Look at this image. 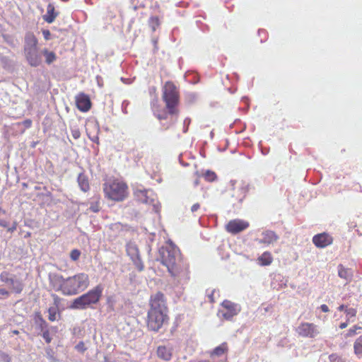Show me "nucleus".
<instances>
[{
	"label": "nucleus",
	"mask_w": 362,
	"mask_h": 362,
	"mask_svg": "<svg viewBox=\"0 0 362 362\" xmlns=\"http://www.w3.org/2000/svg\"><path fill=\"white\" fill-rule=\"evenodd\" d=\"M49 283L54 291H62L64 294L66 293V279H64L62 275L57 274L49 275Z\"/></svg>",
	"instance_id": "nucleus-13"
},
{
	"label": "nucleus",
	"mask_w": 362,
	"mask_h": 362,
	"mask_svg": "<svg viewBox=\"0 0 362 362\" xmlns=\"http://www.w3.org/2000/svg\"><path fill=\"white\" fill-rule=\"evenodd\" d=\"M330 362H346L345 360L337 354H332L329 356Z\"/></svg>",
	"instance_id": "nucleus-34"
},
{
	"label": "nucleus",
	"mask_w": 362,
	"mask_h": 362,
	"mask_svg": "<svg viewBox=\"0 0 362 362\" xmlns=\"http://www.w3.org/2000/svg\"><path fill=\"white\" fill-rule=\"evenodd\" d=\"M347 307L345 306L344 305H341L339 308H338V310H340V311H342V310H344L345 311V309H346Z\"/></svg>",
	"instance_id": "nucleus-43"
},
{
	"label": "nucleus",
	"mask_w": 362,
	"mask_h": 362,
	"mask_svg": "<svg viewBox=\"0 0 362 362\" xmlns=\"http://www.w3.org/2000/svg\"><path fill=\"white\" fill-rule=\"evenodd\" d=\"M2 294H8L7 291H3Z\"/></svg>",
	"instance_id": "nucleus-47"
},
{
	"label": "nucleus",
	"mask_w": 362,
	"mask_h": 362,
	"mask_svg": "<svg viewBox=\"0 0 362 362\" xmlns=\"http://www.w3.org/2000/svg\"><path fill=\"white\" fill-rule=\"evenodd\" d=\"M12 333H13V334H19V332H18V330H13V331H12Z\"/></svg>",
	"instance_id": "nucleus-45"
},
{
	"label": "nucleus",
	"mask_w": 362,
	"mask_h": 362,
	"mask_svg": "<svg viewBox=\"0 0 362 362\" xmlns=\"http://www.w3.org/2000/svg\"><path fill=\"white\" fill-rule=\"evenodd\" d=\"M100 296H80L74 300L72 308L83 309L92 303H96L99 300Z\"/></svg>",
	"instance_id": "nucleus-12"
},
{
	"label": "nucleus",
	"mask_w": 362,
	"mask_h": 362,
	"mask_svg": "<svg viewBox=\"0 0 362 362\" xmlns=\"http://www.w3.org/2000/svg\"><path fill=\"white\" fill-rule=\"evenodd\" d=\"M65 294H76L83 292L89 284V278L85 273H78L66 279Z\"/></svg>",
	"instance_id": "nucleus-6"
},
{
	"label": "nucleus",
	"mask_w": 362,
	"mask_h": 362,
	"mask_svg": "<svg viewBox=\"0 0 362 362\" xmlns=\"http://www.w3.org/2000/svg\"><path fill=\"white\" fill-rule=\"evenodd\" d=\"M198 184H199V180H197L195 181V185H198Z\"/></svg>",
	"instance_id": "nucleus-46"
},
{
	"label": "nucleus",
	"mask_w": 362,
	"mask_h": 362,
	"mask_svg": "<svg viewBox=\"0 0 362 362\" xmlns=\"http://www.w3.org/2000/svg\"><path fill=\"white\" fill-rule=\"evenodd\" d=\"M32 124H33L32 120L30 119H27L23 120L21 122H18L16 124L18 126H20L22 124L25 127V129H29L30 127H31Z\"/></svg>",
	"instance_id": "nucleus-35"
},
{
	"label": "nucleus",
	"mask_w": 362,
	"mask_h": 362,
	"mask_svg": "<svg viewBox=\"0 0 362 362\" xmlns=\"http://www.w3.org/2000/svg\"><path fill=\"white\" fill-rule=\"evenodd\" d=\"M261 238L255 239V241L264 246L274 244L279 240V235L273 230H267L262 233Z\"/></svg>",
	"instance_id": "nucleus-14"
},
{
	"label": "nucleus",
	"mask_w": 362,
	"mask_h": 362,
	"mask_svg": "<svg viewBox=\"0 0 362 362\" xmlns=\"http://www.w3.org/2000/svg\"><path fill=\"white\" fill-rule=\"evenodd\" d=\"M42 54L45 57V63L48 65H50L54 62L57 59L56 53L53 51L49 50L47 48L42 49Z\"/></svg>",
	"instance_id": "nucleus-20"
},
{
	"label": "nucleus",
	"mask_w": 362,
	"mask_h": 362,
	"mask_svg": "<svg viewBox=\"0 0 362 362\" xmlns=\"http://www.w3.org/2000/svg\"><path fill=\"white\" fill-rule=\"evenodd\" d=\"M157 118H158V119L161 120V119H165L167 117H166V116H163V115H158L157 116Z\"/></svg>",
	"instance_id": "nucleus-44"
},
{
	"label": "nucleus",
	"mask_w": 362,
	"mask_h": 362,
	"mask_svg": "<svg viewBox=\"0 0 362 362\" xmlns=\"http://www.w3.org/2000/svg\"><path fill=\"white\" fill-rule=\"evenodd\" d=\"M37 45L38 40L35 35L32 33H27L25 37L23 52L28 64L33 67L39 66L42 63Z\"/></svg>",
	"instance_id": "nucleus-4"
},
{
	"label": "nucleus",
	"mask_w": 362,
	"mask_h": 362,
	"mask_svg": "<svg viewBox=\"0 0 362 362\" xmlns=\"http://www.w3.org/2000/svg\"><path fill=\"white\" fill-rule=\"evenodd\" d=\"M257 262L261 266H269L273 262V257L270 252L266 251L257 258Z\"/></svg>",
	"instance_id": "nucleus-19"
},
{
	"label": "nucleus",
	"mask_w": 362,
	"mask_h": 362,
	"mask_svg": "<svg viewBox=\"0 0 362 362\" xmlns=\"http://www.w3.org/2000/svg\"><path fill=\"white\" fill-rule=\"evenodd\" d=\"M203 177L207 182H214L217 179V175L215 172L212 170H206L204 174Z\"/></svg>",
	"instance_id": "nucleus-27"
},
{
	"label": "nucleus",
	"mask_w": 362,
	"mask_h": 362,
	"mask_svg": "<svg viewBox=\"0 0 362 362\" xmlns=\"http://www.w3.org/2000/svg\"><path fill=\"white\" fill-rule=\"evenodd\" d=\"M35 322L36 323H38L40 325V327L42 331L47 329V323L46 321L42 318L41 315L40 313L36 314L35 315Z\"/></svg>",
	"instance_id": "nucleus-28"
},
{
	"label": "nucleus",
	"mask_w": 362,
	"mask_h": 362,
	"mask_svg": "<svg viewBox=\"0 0 362 362\" xmlns=\"http://www.w3.org/2000/svg\"><path fill=\"white\" fill-rule=\"evenodd\" d=\"M346 320L348 322H354L357 313L355 308H350L345 309Z\"/></svg>",
	"instance_id": "nucleus-26"
},
{
	"label": "nucleus",
	"mask_w": 362,
	"mask_h": 362,
	"mask_svg": "<svg viewBox=\"0 0 362 362\" xmlns=\"http://www.w3.org/2000/svg\"><path fill=\"white\" fill-rule=\"evenodd\" d=\"M78 182L80 188L81 189L82 191H83V192L88 191V189L90 188L89 183H88V178L86 177V176L84 174H83V173L79 174V175L78 177Z\"/></svg>",
	"instance_id": "nucleus-24"
},
{
	"label": "nucleus",
	"mask_w": 362,
	"mask_h": 362,
	"mask_svg": "<svg viewBox=\"0 0 362 362\" xmlns=\"http://www.w3.org/2000/svg\"><path fill=\"white\" fill-rule=\"evenodd\" d=\"M241 189L243 190L244 192H245V187H242Z\"/></svg>",
	"instance_id": "nucleus-48"
},
{
	"label": "nucleus",
	"mask_w": 362,
	"mask_h": 362,
	"mask_svg": "<svg viewBox=\"0 0 362 362\" xmlns=\"http://www.w3.org/2000/svg\"><path fill=\"white\" fill-rule=\"evenodd\" d=\"M162 99L165 103V107L170 115H177V106L180 103V93L172 81H166L162 89Z\"/></svg>",
	"instance_id": "nucleus-5"
},
{
	"label": "nucleus",
	"mask_w": 362,
	"mask_h": 362,
	"mask_svg": "<svg viewBox=\"0 0 362 362\" xmlns=\"http://www.w3.org/2000/svg\"><path fill=\"white\" fill-rule=\"evenodd\" d=\"M58 12L55 11V8L54 5L52 4H49L47 6V13L42 16V18L45 22L48 23H52L58 16Z\"/></svg>",
	"instance_id": "nucleus-17"
},
{
	"label": "nucleus",
	"mask_w": 362,
	"mask_h": 362,
	"mask_svg": "<svg viewBox=\"0 0 362 362\" xmlns=\"http://www.w3.org/2000/svg\"><path fill=\"white\" fill-rule=\"evenodd\" d=\"M77 108L83 112H88L91 107V101L88 95L81 93L76 96Z\"/></svg>",
	"instance_id": "nucleus-16"
},
{
	"label": "nucleus",
	"mask_w": 362,
	"mask_h": 362,
	"mask_svg": "<svg viewBox=\"0 0 362 362\" xmlns=\"http://www.w3.org/2000/svg\"><path fill=\"white\" fill-rule=\"evenodd\" d=\"M361 329H362L361 327H360L358 325H354L348 330L347 333L345 334V337L348 338V337H354L357 334V330H361Z\"/></svg>",
	"instance_id": "nucleus-31"
},
{
	"label": "nucleus",
	"mask_w": 362,
	"mask_h": 362,
	"mask_svg": "<svg viewBox=\"0 0 362 362\" xmlns=\"http://www.w3.org/2000/svg\"><path fill=\"white\" fill-rule=\"evenodd\" d=\"M81 251L78 249H74L70 252V258L73 261H77L81 256Z\"/></svg>",
	"instance_id": "nucleus-33"
},
{
	"label": "nucleus",
	"mask_w": 362,
	"mask_h": 362,
	"mask_svg": "<svg viewBox=\"0 0 362 362\" xmlns=\"http://www.w3.org/2000/svg\"><path fill=\"white\" fill-rule=\"evenodd\" d=\"M333 242L332 237L327 233L317 234L313 238V244L318 248H324Z\"/></svg>",
	"instance_id": "nucleus-15"
},
{
	"label": "nucleus",
	"mask_w": 362,
	"mask_h": 362,
	"mask_svg": "<svg viewBox=\"0 0 362 362\" xmlns=\"http://www.w3.org/2000/svg\"><path fill=\"white\" fill-rule=\"evenodd\" d=\"M149 25L153 31H155L160 25V20L158 16H151L149 19Z\"/></svg>",
	"instance_id": "nucleus-29"
},
{
	"label": "nucleus",
	"mask_w": 362,
	"mask_h": 362,
	"mask_svg": "<svg viewBox=\"0 0 362 362\" xmlns=\"http://www.w3.org/2000/svg\"><path fill=\"white\" fill-rule=\"evenodd\" d=\"M156 353L158 357L165 361H170L173 356L170 349L166 347L165 346H159L157 348Z\"/></svg>",
	"instance_id": "nucleus-18"
},
{
	"label": "nucleus",
	"mask_w": 362,
	"mask_h": 362,
	"mask_svg": "<svg viewBox=\"0 0 362 362\" xmlns=\"http://www.w3.org/2000/svg\"><path fill=\"white\" fill-rule=\"evenodd\" d=\"M42 35H43V37L45 38V40H50L51 38V33L49 30H42Z\"/></svg>",
	"instance_id": "nucleus-39"
},
{
	"label": "nucleus",
	"mask_w": 362,
	"mask_h": 362,
	"mask_svg": "<svg viewBox=\"0 0 362 362\" xmlns=\"http://www.w3.org/2000/svg\"><path fill=\"white\" fill-rule=\"evenodd\" d=\"M1 280L5 283L6 286L12 293H20L23 290V284L21 281L10 277V274L4 272L0 275Z\"/></svg>",
	"instance_id": "nucleus-8"
},
{
	"label": "nucleus",
	"mask_w": 362,
	"mask_h": 362,
	"mask_svg": "<svg viewBox=\"0 0 362 362\" xmlns=\"http://www.w3.org/2000/svg\"><path fill=\"white\" fill-rule=\"evenodd\" d=\"M354 350L356 355H362V335L356 339L354 344Z\"/></svg>",
	"instance_id": "nucleus-25"
},
{
	"label": "nucleus",
	"mask_w": 362,
	"mask_h": 362,
	"mask_svg": "<svg viewBox=\"0 0 362 362\" xmlns=\"http://www.w3.org/2000/svg\"><path fill=\"white\" fill-rule=\"evenodd\" d=\"M48 313H49V317H48L49 320L52 322L55 321L57 320V315L58 313L57 305L50 307L48 309Z\"/></svg>",
	"instance_id": "nucleus-30"
},
{
	"label": "nucleus",
	"mask_w": 362,
	"mask_h": 362,
	"mask_svg": "<svg viewBox=\"0 0 362 362\" xmlns=\"http://www.w3.org/2000/svg\"><path fill=\"white\" fill-rule=\"evenodd\" d=\"M149 191L147 189H136L134 192V195L136 199L142 203H148V194Z\"/></svg>",
	"instance_id": "nucleus-22"
},
{
	"label": "nucleus",
	"mask_w": 362,
	"mask_h": 362,
	"mask_svg": "<svg viewBox=\"0 0 362 362\" xmlns=\"http://www.w3.org/2000/svg\"><path fill=\"white\" fill-rule=\"evenodd\" d=\"M296 332L299 337L310 339L315 338L320 334L317 325L310 322H301Z\"/></svg>",
	"instance_id": "nucleus-7"
},
{
	"label": "nucleus",
	"mask_w": 362,
	"mask_h": 362,
	"mask_svg": "<svg viewBox=\"0 0 362 362\" xmlns=\"http://www.w3.org/2000/svg\"><path fill=\"white\" fill-rule=\"evenodd\" d=\"M200 209V204L199 203L194 204L191 207V211L194 213Z\"/></svg>",
	"instance_id": "nucleus-40"
},
{
	"label": "nucleus",
	"mask_w": 362,
	"mask_h": 362,
	"mask_svg": "<svg viewBox=\"0 0 362 362\" xmlns=\"http://www.w3.org/2000/svg\"><path fill=\"white\" fill-rule=\"evenodd\" d=\"M126 250L127 255L134 262L138 270L142 271L144 269V264L141 261L139 251L136 245L132 243H127Z\"/></svg>",
	"instance_id": "nucleus-11"
},
{
	"label": "nucleus",
	"mask_w": 362,
	"mask_h": 362,
	"mask_svg": "<svg viewBox=\"0 0 362 362\" xmlns=\"http://www.w3.org/2000/svg\"><path fill=\"white\" fill-rule=\"evenodd\" d=\"M223 308L222 310V316L226 320H230L234 316L237 315L241 310L240 305L231 302L228 300H225L221 303Z\"/></svg>",
	"instance_id": "nucleus-9"
},
{
	"label": "nucleus",
	"mask_w": 362,
	"mask_h": 362,
	"mask_svg": "<svg viewBox=\"0 0 362 362\" xmlns=\"http://www.w3.org/2000/svg\"><path fill=\"white\" fill-rule=\"evenodd\" d=\"M71 136L74 139H78L81 136V132L78 127L73 126L71 127Z\"/></svg>",
	"instance_id": "nucleus-32"
},
{
	"label": "nucleus",
	"mask_w": 362,
	"mask_h": 362,
	"mask_svg": "<svg viewBox=\"0 0 362 362\" xmlns=\"http://www.w3.org/2000/svg\"><path fill=\"white\" fill-rule=\"evenodd\" d=\"M228 346L226 343H223L218 346L216 347L211 353L210 357L214 358V356H221L224 355L228 351Z\"/></svg>",
	"instance_id": "nucleus-21"
},
{
	"label": "nucleus",
	"mask_w": 362,
	"mask_h": 362,
	"mask_svg": "<svg viewBox=\"0 0 362 362\" xmlns=\"http://www.w3.org/2000/svg\"><path fill=\"white\" fill-rule=\"evenodd\" d=\"M320 309H321V310H322V312H324V313H327V312H328V311H329L328 306H327V305H325V304H323V305H322L320 306Z\"/></svg>",
	"instance_id": "nucleus-42"
},
{
	"label": "nucleus",
	"mask_w": 362,
	"mask_h": 362,
	"mask_svg": "<svg viewBox=\"0 0 362 362\" xmlns=\"http://www.w3.org/2000/svg\"><path fill=\"white\" fill-rule=\"evenodd\" d=\"M161 263L168 268L172 276L180 281L189 279V265L185 260L179 248L173 243H169L160 250Z\"/></svg>",
	"instance_id": "nucleus-1"
},
{
	"label": "nucleus",
	"mask_w": 362,
	"mask_h": 362,
	"mask_svg": "<svg viewBox=\"0 0 362 362\" xmlns=\"http://www.w3.org/2000/svg\"><path fill=\"white\" fill-rule=\"evenodd\" d=\"M350 322H348L347 320L345 322H341L339 325V328L341 329L346 328L348 326L349 323H350Z\"/></svg>",
	"instance_id": "nucleus-41"
},
{
	"label": "nucleus",
	"mask_w": 362,
	"mask_h": 362,
	"mask_svg": "<svg viewBox=\"0 0 362 362\" xmlns=\"http://www.w3.org/2000/svg\"><path fill=\"white\" fill-rule=\"evenodd\" d=\"M249 226L250 223L248 221L236 218L230 220L226 225V230L228 233L235 235L246 230Z\"/></svg>",
	"instance_id": "nucleus-10"
},
{
	"label": "nucleus",
	"mask_w": 362,
	"mask_h": 362,
	"mask_svg": "<svg viewBox=\"0 0 362 362\" xmlns=\"http://www.w3.org/2000/svg\"><path fill=\"white\" fill-rule=\"evenodd\" d=\"M103 292V288L100 286H98L94 290L88 291L86 294H101Z\"/></svg>",
	"instance_id": "nucleus-38"
},
{
	"label": "nucleus",
	"mask_w": 362,
	"mask_h": 362,
	"mask_svg": "<svg viewBox=\"0 0 362 362\" xmlns=\"http://www.w3.org/2000/svg\"><path fill=\"white\" fill-rule=\"evenodd\" d=\"M90 211L94 213L98 212L100 211V204L99 202H97L94 204H91L89 208Z\"/></svg>",
	"instance_id": "nucleus-37"
},
{
	"label": "nucleus",
	"mask_w": 362,
	"mask_h": 362,
	"mask_svg": "<svg viewBox=\"0 0 362 362\" xmlns=\"http://www.w3.org/2000/svg\"><path fill=\"white\" fill-rule=\"evenodd\" d=\"M169 320L168 308L164 296H151L146 320L148 329L158 332L169 324Z\"/></svg>",
	"instance_id": "nucleus-2"
},
{
	"label": "nucleus",
	"mask_w": 362,
	"mask_h": 362,
	"mask_svg": "<svg viewBox=\"0 0 362 362\" xmlns=\"http://www.w3.org/2000/svg\"><path fill=\"white\" fill-rule=\"evenodd\" d=\"M105 197L109 200L119 202L125 200L129 195V187L119 178L109 179L103 185Z\"/></svg>",
	"instance_id": "nucleus-3"
},
{
	"label": "nucleus",
	"mask_w": 362,
	"mask_h": 362,
	"mask_svg": "<svg viewBox=\"0 0 362 362\" xmlns=\"http://www.w3.org/2000/svg\"><path fill=\"white\" fill-rule=\"evenodd\" d=\"M338 274L339 277L347 281L350 280L353 276L352 272L349 269L344 267L341 264L338 267Z\"/></svg>",
	"instance_id": "nucleus-23"
},
{
	"label": "nucleus",
	"mask_w": 362,
	"mask_h": 362,
	"mask_svg": "<svg viewBox=\"0 0 362 362\" xmlns=\"http://www.w3.org/2000/svg\"><path fill=\"white\" fill-rule=\"evenodd\" d=\"M42 337L44 338V339L45 340V341L47 344L51 342L52 338L50 337L49 332L48 329H46L44 331H42Z\"/></svg>",
	"instance_id": "nucleus-36"
}]
</instances>
